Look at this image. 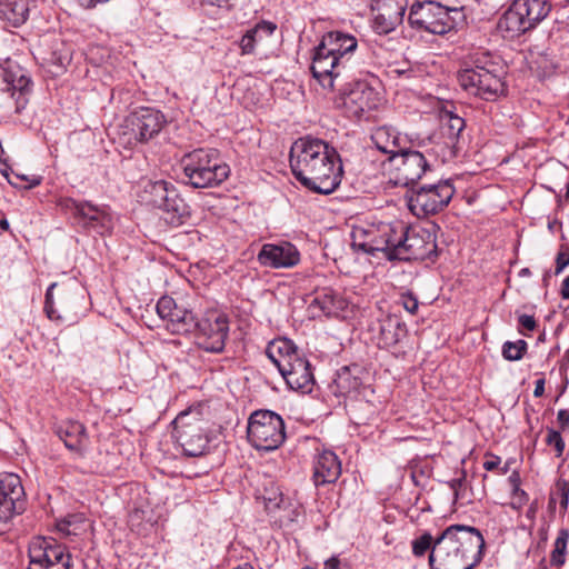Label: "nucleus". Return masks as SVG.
<instances>
[{
	"label": "nucleus",
	"mask_w": 569,
	"mask_h": 569,
	"mask_svg": "<svg viewBox=\"0 0 569 569\" xmlns=\"http://www.w3.org/2000/svg\"><path fill=\"white\" fill-rule=\"evenodd\" d=\"M455 194L449 181L423 184L412 189L408 196V208L418 218L436 214L443 210Z\"/></svg>",
	"instance_id": "obj_16"
},
{
	"label": "nucleus",
	"mask_w": 569,
	"mask_h": 569,
	"mask_svg": "<svg viewBox=\"0 0 569 569\" xmlns=\"http://www.w3.org/2000/svg\"><path fill=\"white\" fill-rule=\"evenodd\" d=\"M396 246L391 251L392 260L427 259L437 249L435 236L425 228H408L398 223Z\"/></svg>",
	"instance_id": "obj_14"
},
{
	"label": "nucleus",
	"mask_w": 569,
	"mask_h": 569,
	"mask_svg": "<svg viewBox=\"0 0 569 569\" xmlns=\"http://www.w3.org/2000/svg\"><path fill=\"white\" fill-rule=\"evenodd\" d=\"M433 538L429 532L423 533L412 541V552L416 557H421L433 546Z\"/></svg>",
	"instance_id": "obj_41"
},
{
	"label": "nucleus",
	"mask_w": 569,
	"mask_h": 569,
	"mask_svg": "<svg viewBox=\"0 0 569 569\" xmlns=\"http://www.w3.org/2000/svg\"><path fill=\"white\" fill-rule=\"evenodd\" d=\"M156 309L159 317L167 321L166 327L171 333L186 335L194 331L197 318L193 312L179 307L171 297H161L157 302Z\"/></svg>",
	"instance_id": "obj_20"
},
{
	"label": "nucleus",
	"mask_w": 569,
	"mask_h": 569,
	"mask_svg": "<svg viewBox=\"0 0 569 569\" xmlns=\"http://www.w3.org/2000/svg\"><path fill=\"white\" fill-rule=\"evenodd\" d=\"M57 283H52L46 292L44 311L48 318L69 325L78 322L87 310L83 289L76 282L63 284L54 298Z\"/></svg>",
	"instance_id": "obj_9"
},
{
	"label": "nucleus",
	"mask_w": 569,
	"mask_h": 569,
	"mask_svg": "<svg viewBox=\"0 0 569 569\" xmlns=\"http://www.w3.org/2000/svg\"><path fill=\"white\" fill-rule=\"evenodd\" d=\"M373 10H381L389 14L397 17V20L402 22L403 16L408 6V0L395 1V0H373Z\"/></svg>",
	"instance_id": "obj_34"
},
{
	"label": "nucleus",
	"mask_w": 569,
	"mask_h": 569,
	"mask_svg": "<svg viewBox=\"0 0 569 569\" xmlns=\"http://www.w3.org/2000/svg\"><path fill=\"white\" fill-rule=\"evenodd\" d=\"M569 266V247L561 246L556 257L555 273L560 274L566 267Z\"/></svg>",
	"instance_id": "obj_43"
},
{
	"label": "nucleus",
	"mask_w": 569,
	"mask_h": 569,
	"mask_svg": "<svg viewBox=\"0 0 569 569\" xmlns=\"http://www.w3.org/2000/svg\"><path fill=\"white\" fill-rule=\"evenodd\" d=\"M373 16V28L378 33H389L395 30L401 22L397 20L396 16L383 12L381 10H375Z\"/></svg>",
	"instance_id": "obj_35"
},
{
	"label": "nucleus",
	"mask_w": 569,
	"mask_h": 569,
	"mask_svg": "<svg viewBox=\"0 0 569 569\" xmlns=\"http://www.w3.org/2000/svg\"><path fill=\"white\" fill-rule=\"evenodd\" d=\"M202 4L222 8L229 3L230 0H200Z\"/></svg>",
	"instance_id": "obj_53"
},
{
	"label": "nucleus",
	"mask_w": 569,
	"mask_h": 569,
	"mask_svg": "<svg viewBox=\"0 0 569 569\" xmlns=\"http://www.w3.org/2000/svg\"><path fill=\"white\" fill-rule=\"evenodd\" d=\"M462 18L458 8H449L433 0H415L409 11V23L413 29L433 34H445Z\"/></svg>",
	"instance_id": "obj_8"
},
{
	"label": "nucleus",
	"mask_w": 569,
	"mask_h": 569,
	"mask_svg": "<svg viewBox=\"0 0 569 569\" xmlns=\"http://www.w3.org/2000/svg\"><path fill=\"white\" fill-rule=\"evenodd\" d=\"M527 351V342L525 340L506 341L502 346V356L506 360H520Z\"/></svg>",
	"instance_id": "obj_39"
},
{
	"label": "nucleus",
	"mask_w": 569,
	"mask_h": 569,
	"mask_svg": "<svg viewBox=\"0 0 569 569\" xmlns=\"http://www.w3.org/2000/svg\"><path fill=\"white\" fill-rule=\"evenodd\" d=\"M262 267L271 269H291L301 260L298 248L289 241L264 243L257 256Z\"/></svg>",
	"instance_id": "obj_21"
},
{
	"label": "nucleus",
	"mask_w": 569,
	"mask_h": 569,
	"mask_svg": "<svg viewBox=\"0 0 569 569\" xmlns=\"http://www.w3.org/2000/svg\"><path fill=\"white\" fill-rule=\"evenodd\" d=\"M4 81L13 91H19L20 96H23L31 86L30 78H28L21 70H18L17 72L6 71Z\"/></svg>",
	"instance_id": "obj_36"
},
{
	"label": "nucleus",
	"mask_w": 569,
	"mask_h": 569,
	"mask_svg": "<svg viewBox=\"0 0 569 569\" xmlns=\"http://www.w3.org/2000/svg\"><path fill=\"white\" fill-rule=\"evenodd\" d=\"M23 509L22 500H13V497L0 491V522H7L14 513Z\"/></svg>",
	"instance_id": "obj_33"
},
{
	"label": "nucleus",
	"mask_w": 569,
	"mask_h": 569,
	"mask_svg": "<svg viewBox=\"0 0 569 569\" xmlns=\"http://www.w3.org/2000/svg\"><path fill=\"white\" fill-rule=\"evenodd\" d=\"M546 442L549 446H553L557 452V457H560L565 451V441L559 431L555 429H548Z\"/></svg>",
	"instance_id": "obj_42"
},
{
	"label": "nucleus",
	"mask_w": 569,
	"mask_h": 569,
	"mask_svg": "<svg viewBox=\"0 0 569 569\" xmlns=\"http://www.w3.org/2000/svg\"><path fill=\"white\" fill-rule=\"evenodd\" d=\"M500 463V458L492 456L491 459L483 462V468L488 471L496 469Z\"/></svg>",
	"instance_id": "obj_51"
},
{
	"label": "nucleus",
	"mask_w": 569,
	"mask_h": 569,
	"mask_svg": "<svg viewBox=\"0 0 569 569\" xmlns=\"http://www.w3.org/2000/svg\"><path fill=\"white\" fill-rule=\"evenodd\" d=\"M58 435L66 447L71 450H79L87 439L86 428L78 421L68 422L59 429Z\"/></svg>",
	"instance_id": "obj_30"
},
{
	"label": "nucleus",
	"mask_w": 569,
	"mask_h": 569,
	"mask_svg": "<svg viewBox=\"0 0 569 569\" xmlns=\"http://www.w3.org/2000/svg\"><path fill=\"white\" fill-rule=\"evenodd\" d=\"M401 305L411 315H415L418 311L419 302L412 293L402 295Z\"/></svg>",
	"instance_id": "obj_46"
},
{
	"label": "nucleus",
	"mask_w": 569,
	"mask_h": 569,
	"mask_svg": "<svg viewBox=\"0 0 569 569\" xmlns=\"http://www.w3.org/2000/svg\"><path fill=\"white\" fill-rule=\"evenodd\" d=\"M0 491L13 497V500H22L24 490L19 476L10 472L0 473Z\"/></svg>",
	"instance_id": "obj_32"
},
{
	"label": "nucleus",
	"mask_w": 569,
	"mask_h": 569,
	"mask_svg": "<svg viewBox=\"0 0 569 569\" xmlns=\"http://www.w3.org/2000/svg\"><path fill=\"white\" fill-rule=\"evenodd\" d=\"M396 159L400 160L397 166L398 179L405 186L416 183L429 169L425 156L415 150H402Z\"/></svg>",
	"instance_id": "obj_24"
},
{
	"label": "nucleus",
	"mask_w": 569,
	"mask_h": 569,
	"mask_svg": "<svg viewBox=\"0 0 569 569\" xmlns=\"http://www.w3.org/2000/svg\"><path fill=\"white\" fill-rule=\"evenodd\" d=\"M0 228L3 229V230H8L9 229V222H8L7 219L0 220Z\"/></svg>",
	"instance_id": "obj_57"
},
{
	"label": "nucleus",
	"mask_w": 569,
	"mask_h": 569,
	"mask_svg": "<svg viewBox=\"0 0 569 569\" xmlns=\"http://www.w3.org/2000/svg\"><path fill=\"white\" fill-rule=\"evenodd\" d=\"M518 322L523 329H526L528 331H532L536 328V320H535L533 316H530V315H521L518 318Z\"/></svg>",
	"instance_id": "obj_48"
},
{
	"label": "nucleus",
	"mask_w": 569,
	"mask_h": 569,
	"mask_svg": "<svg viewBox=\"0 0 569 569\" xmlns=\"http://www.w3.org/2000/svg\"><path fill=\"white\" fill-rule=\"evenodd\" d=\"M348 307V301L331 288L316 291L313 299L308 306L312 318L318 317H341Z\"/></svg>",
	"instance_id": "obj_23"
},
{
	"label": "nucleus",
	"mask_w": 569,
	"mask_h": 569,
	"mask_svg": "<svg viewBox=\"0 0 569 569\" xmlns=\"http://www.w3.org/2000/svg\"><path fill=\"white\" fill-rule=\"evenodd\" d=\"M335 100L337 108L347 117L359 119L365 112L376 109L380 103L379 93L366 81H356L348 88H340Z\"/></svg>",
	"instance_id": "obj_18"
},
{
	"label": "nucleus",
	"mask_w": 569,
	"mask_h": 569,
	"mask_svg": "<svg viewBox=\"0 0 569 569\" xmlns=\"http://www.w3.org/2000/svg\"><path fill=\"white\" fill-rule=\"evenodd\" d=\"M560 296L562 299L568 300L569 299V276L566 277L560 286Z\"/></svg>",
	"instance_id": "obj_52"
},
{
	"label": "nucleus",
	"mask_w": 569,
	"mask_h": 569,
	"mask_svg": "<svg viewBox=\"0 0 569 569\" xmlns=\"http://www.w3.org/2000/svg\"><path fill=\"white\" fill-rule=\"evenodd\" d=\"M371 141L378 151L389 154L390 160H395L403 150L399 132L389 126L376 128L371 133Z\"/></svg>",
	"instance_id": "obj_26"
},
{
	"label": "nucleus",
	"mask_w": 569,
	"mask_h": 569,
	"mask_svg": "<svg viewBox=\"0 0 569 569\" xmlns=\"http://www.w3.org/2000/svg\"><path fill=\"white\" fill-rule=\"evenodd\" d=\"M186 183L193 188H211L222 183L230 173L217 149L199 148L181 159Z\"/></svg>",
	"instance_id": "obj_6"
},
{
	"label": "nucleus",
	"mask_w": 569,
	"mask_h": 569,
	"mask_svg": "<svg viewBox=\"0 0 569 569\" xmlns=\"http://www.w3.org/2000/svg\"><path fill=\"white\" fill-rule=\"evenodd\" d=\"M545 378H539L535 382L533 396L536 398L542 397L545 393Z\"/></svg>",
	"instance_id": "obj_50"
},
{
	"label": "nucleus",
	"mask_w": 569,
	"mask_h": 569,
	"mask_svg": "<svg viewBox=\"0 0 569 569\" xmlns=\"http://www.w3.org/2000/svg\"><path fill=\"white\" fill-rule=\"evenodd\" d=\"M565 199H566L567 201H569V181H568V183H567V186H566Z\"/></svg>",
	"instance_id": "obj_60"
},
{
	"label": "nucleus",
	"mask_w": 569,
	"mask_h": 569,
	"mask_svg": "<svg viewBox=\"0 0 569 569\" xmlns=\"http://www.w3.org/2000/svg\"><path fill=\"white\" fill-rule=\"evenodd\" d=\"M358 48L355 36L342 31H329L313 49L311 72L325 89L335 90L337 82L346 78L351 58Z\"/></svg>",
	"instance_id": "obj_3"
},
{
	"label": "nucleus",
	"mask_w": 569,
	"mask_h": 569,
	"mask_svg": "<svg viewBox=\"0 0 569 569\" xmlns=\"http://www.w3.org/2000/svg\"><path fill=\"white\" fill-rule=\"evenodd\" d=\"M509 481L512 486V490H516V488H520V477L519 473L512 472L509 477Z\"/></svg>",
	"instance_id": "obj_56"
},
{
	"label": "nucleus",
	"mask_w": 569,
	"mask_h": 569,
	"mask_svg": "<svg viewBox=\"0 0 569 569\" xmlns=\"http://www.w3.org/2000/svg\"><path fill=\"white\" fill-rule=\"evenodd\" d=\"M398 223L400 221H379L355 226L351 231L352 248L371 256L382 252L385 258L392 260L391 251L396 246Z\"/></svg>",
	"instance_id": "obj_10"
},
{
	"label": "nucleus",
	"mask_w": 569,
	"mask_h": 569,
	"mask_svg": "<svg viewBox=\"0 0 569 569\" xmlns=\"http://www.w3.org/2000/svg\"><path fill=\"white\" fill-rule=\"evenodd\" d=\"M84 519L80 515H71L60 520L57 528L66 536L78 535V525L82 523Z\"/></svg>",
	"instance_id": "obj_40"
},
{
	"label": "nucleus",
	"mask_w": 569,
	"mask_h": 569,
	"mask_svg": "<svg viewBox=\"0 0 569 569\" xmlns=\"http://www.w3.org/2000/svg\"><path fill=\"white\" fill-rule=\"evenodd\" d=\"M18 178L22 179V180H26L29 182V186L28 188H33V187H37L38 184H40L41 182V179L39 177H32V178H27L26 176H17Z\"/></svg>",
	"instance_id": "obj_55"
},
{
	"label": "nucleus",
	"mask_w": 569,
	"mask_h": 569,
	"mask_svg": "<svg viewBox=\"0 0 569 569\" xmlns=\"http://www.w3.org/2000/svg\"><path fill=\"white\" fill-rule=\"evenodd\" d=\"M28 569H70L72 556L52 537H36L29 545Z\"/></svg>",
	"instance_id": "obj_17"
},
{
	"label": "nucleus",
	"mask_w": 569,
	"mask_h": 569,
	"mask_svg": "<svg viewBox=\"0 0 569 569\" xmlns=\"http://www.w3.org/2000/svg\"><path fill=\"white\" fill-rule=\"evenodd\" d=\"M336 382L342 392L356 391L361 385V380L358 377L352 376L350 369L347 367L339 371Z\"/></svg>",
	"instance_id": "obj_38"
},
{
	"label": "nucleus",
	"mask_w": 569,
	"mask_h": 569,
	"mask_svg": "<svg viewBox=\"0 0 569 569\" xmlns=\"http://www.w3.org/2000/svg\"><path fill=\"white\" fill-rule=\"evenodd\" d=\"M196 343L207 352L220 353L224 349L229 332V321L223 313L208 312L202 319L197 320Z\"/></svg>",
	"instance_id": "obj_19"
},
{
	"label": "nucleus",
	"mask_w": 569,
	"mask_h": 569,
	"mask_svg": "<svg viewBox=\"0 0 569 569\" xmlns=\"http://www.w3.org/2000/svg\"><path fill=\"white\" fill-rule=\"evenodd\" d=\"M550 11L549 0H513L499 19L498 28L505 37L516 38L535 29Z\"/></svg>",
	"instance_id": "obj_7"
},
{
	"label": "nucleus",
	"mask_w": 569,
	"mask_h": 569,
	"mask_svg": "<svg viewBox=\"0 0 569 569\" xmlns=\"http://www.w3.org/2000/svg\"><path fill=\"white\" fill-rule=\"evenodd\" d=\"M528 495L521 488H516L512 490L510 507L512 509L519 510L528 502Z\"/></svg>",
	"instance_id": "obj_44"
},
{
	"label": "nucleus",
	"mask_w": 569,
	"mask_h": 569,
	"mask_svg": "<svg viewBox=\"0 0 569 569\" xmlns=\"http://www.w3.org/2000/svg\"><path fill=\"white\" fill-rule=\"evenodd\" d=\"M557 420L562 430L569 427V410L560 409L557 413Z\"/></svg>",
	"instance_id": "obj_49"
},
{
	"label": "nucleus",
	"mask_w": 569,
	"mask_h": 569,
	"mask_svg": "<svg viewBox=\"0 0 569 569\" xmlns=\"http://www.w3.org/2000/svg\"><path fill=\"white\" fill-rule=\"evenodd\" d=\"M569 540L568 530H560L555 541V548L551 553V563L555 566H562L565 563V553Z\"/></svg>",
	"instance_id": "obj_37"
},
{
	"label": "nucleus",
	"mask_w": 569,
	"mask_h": 569,
	"mask_svg": "<svg viewBox=\"0 0 569 569\" xmlns=\"http://www.w3.org/2000/svg\"><path fill=\"white\" fill-rule=\"evenodd\" d=\"M32 0H0V19L11 27L23 24L30 13Z\"/></svg>",
	"instance_id": "obj_27"
},
{
	"label": "nucleus",
	"mask_w": 569,
	"mask_h": 569,
	"mask_svg": "<svg viewBox=\"0 0 569 569\" xmlns=\"http://www.w3.org/2000/svg\"><path fill=\"white\" fill-rule=\"evenodd\" d=\"M485 538L470 526L452 525L433 542L429 556L431 569H472L482 560Z\"/></svg>",
	"instance_id": "obj_2"
},
{
	"label": "nucleus",
	"mask_w": 569,
	"mask_h": 569,
	"mask_svg": "<svg viewBox=\"0 0 569 569\" xmlns=\"http://www.w3.org/2000/svg\"><path fill=\"white\" fill-rule=\"evenodd\" d=\"M290 168L302 186L318 193L329 194L341 181L342 164L337 150L326 141L303 137L290 149Z\"/></svg>",
	"instance_id": "obj_1"
},
{
	"label": "nucleus",
	"mask_w": 569,
	"mask_h": 569,
	"mask_svg": "<svg viewBox=\"0 0 569 569\" xmlns=\"http://www.w3.org/2000/svg\"><path fill=\"white\" fill-rule=\"evenodd\" d=\"M530 270L528 268H523L520 270L519 274L520 276H530Z\"/></svg>",
	"instance_id": "obj_58"
},
{
	"label": "nucleus",
	"mask_w": 569,
	"mask_h": 569,
	"mask_svg": "<svg viewBox=\"0 0 569 569\" xmlns=\"http://www.w3.org/2000/svg\"><path fill=\"white\" fill-rule=\"evenodd\" d=\"M341 475V462L331 450H323L315 459L313 481L317 487L333 483Z\"/></svg>",
	"instance_id": "obj_25"
},
{
	"label": "nucleus",
	"mask_w": 569,
	"mask_h": 569,
	"mask_svg": "<svg viewBox=\"0 0 569 569\" xmlns=\"http://www.w3.org/2000/svg\"><path fill=\"white\" fill-rule=\"evenodd\" d=\"M406 332L405 325L397 319H387L380 327V341L386 347L397 345Z\"/></svg>",
	"instance_id": "obj_31"
},
{
	"label": "nucleus",
	"mask_w": 569,
	"mask_h": 569,
	"mask_svg": "<svg viewBox=\"0 0 569 569\" xmlns=\"http://www.w3.org/2000/svg\"><path fill=\"white\" fill-rule=\"evenodd\" d=\"M497 71V63L487 56L480 58L479 53H476L458 71L457 79L467 93L492 101L505 91V83Z\"/></svg>",
	"instance_id": "obj_5"
},
{
	"label": "nucleus",
	"mask_w": 569,
	"mask_h": 569,
	"mask_svg": "<svg viewBox=\"0 0 569 569\" xmlns=\"http://www.w3.org/2000/svg\"><path fill=\"white\" fill-rule=\"evenodd\" d=\"M172 425L173 437L186 456L199 457L207 451L209 439L202 427V419L198 410L181 411L172 421Z\"/></svg>",
	"instance_id": "obj_15"
},
{
	"label": "nucleus",
	"mask_w": 569,
	"mask_h": 569,
	"mask_svg": "<svg viewBox=\"0 0 569 569\" xmlns=\"http://www.w3.org/2000/svg\"><path fill=\"white\" fill-rule=\"evenodd\" d=\"M466 127L463 118L452 111H445L441 114V136L443 143L450 149V153L455 154L459 137Z\"/></svg>",
	"instance_id": "obj_28"
},
{
	"label": "nucleus",
	"mask_w": 569,
	"mask_h": 569,
	"mask_svg": "<svg viewBox=\"0 0 569 569\" xmlns=\"http://www.w3.org/2000/svg\"><path fill=\"white\" fill-rule=\"evenodd\" d=\"M267 356L278 368L288 387L301 393L312 391L313 373L309 361L289 339H278L267 348Z\"/></svg>",
	"instance_id": "obj_4"
},
{
	"label": "nucleus",
	"mask_w": 569,
	"mask_h": 569,
	"mask_svg": "<svg viewBox=\"0 0 569 569\" xmlns=\"http://www.w3.org/2000/svg\"><path fill=\"white\" fill-rule=\"evenodd\" d=\"M391 73H397V74L401 76V74H406L407 71L406 70H400V69H393V70H391Z\"/></svg>",
	"instance_id": "obj_59"
},
{
	"label": "nucleus",
	"mask_w": 569,
	"mask_h": 569,
	"mask_svg": "<svg viewBox=\"0 0 569 569\" xmlns=\"http://www.w3.org/2000/svg\"><path fill=\"white\" fill-rule=\"evenodd\" d=\"M284 439V422L278 413L270 410L251 413L248 421V440L257 450H276Z\"/></svg>",
	"instance_id": "obj_13"
},
{
	"label": "nucleus",
	"mask_w": 569,
	"mask_h": 569,
	"mask_svg": "<svg viewBox=\"0 0 569 569\" xmlns=\"http://www.w3.org/2000/svg\"><path fill=\"white\" fill-rule=\"evenodd\" d=\"M340 560L337 557H331L325 562L323 569H339Z\"/></svg>",
	"instance_id": "obj_54"
},
{
	"label": "nucleus",
	"mask_w": 569,
	"mask_h": 569,
	"mask_svg": "<svg viewBox=\"0 0 569 569\" xmlns=\"http://www.w3.org/2000/svg\"><path fill=\"white\" fill-rule=\"evenodd\" d=\"M60 206L71 214L79 228L88 232L104 236L113 229L114 217L108 206H98L88 200L73 198L61 199Z\"/></svg>",
	"instance_id": "obj_12"
},
{
	"label": "nucleus",
	"mask_w": 569,
	"mask_h": 569,
	"mask_svg": "<svg viewBox=\"0 0 569 569\" xmlns=\"http://www.w3.org/2000/svg\"><path fill=\"white\" fill-rule=\"evenodd\" d=\"M128 122L136 139L143 142L157 136L166 123L164 116L152 108H140L132 112Z\"/></svg>",
	"instance_id": "obj_22"
},
{
	"label": "nucleus",
	"mask_w": 569,
	"mask_h": 569,
	"mask_svg": "<svg viewBox=\"0 0 569 569\" xmlns=\"http://www.w3.org/2000/svg\"><path fill=\"white\" fill-rule=\"evenodd\" d=\"M142 200L160 209L170 224L178 226L190 214L189 206L181 198L176 186L166 180L146 181Z\"/></svg>",
	"instance_id": "obj_11"
},
{
	"label": "nucleus",
	"mask_w": 569,
	"mask_h": 569,
	"mask_svg": "<svg viewBox=\"0 0 569 569\" xmlns=\"http://www.w3.org/2000/svg\"><path fill=\"white\" fill-rule=\"evenodd\" d=\"M450 488L453 491L455 499L458 500L462 496V490L466 487V473L462 472V476L459 478H455L449 482Z\"/></svg>",
	"instance_id": "obj_47"
},
{
	"label": "nucleus",
	"mask_w": 569,
	"mask_h": 569,
	"mask_svg": "<svg viewBox=\"0 0 569 569\" xmlns=\"http://www.w3.org/2000/svg\"><path fill=\"white\" fill-rule=\"evenodd\" d=\"M277 26L270 21H261L256 27L249 29L240 41V48L242 54L253 53L256 43L262 41L273 34Z\"/></svg>",
	"instance_id": "obj_29"
},
{
	"label": "nucleus",
	"mask_w": 569,
	"mask_h": 569,
	"mask_svg": "<svg viewBox=\"0 0 569 569\" xmlns=\"http://www.w3.org/2000/svg\"><path fill=\"white\" fill-rule=\"evenodd\" d=\"M556 488L560 497V506L567 509L569 503V483L566 480L559 479L556 483Z\"/></svg>",
	"instance_id": "obj_45"
}]
</instances>
